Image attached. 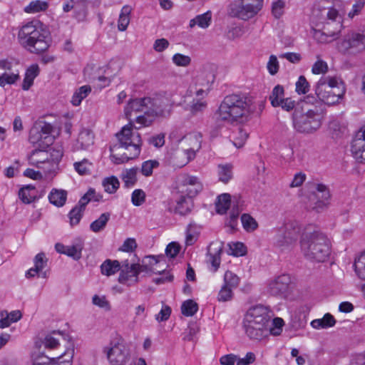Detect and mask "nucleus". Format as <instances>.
Segmentation results:
<instances>
[{
  "instance_id": "1",
  "label": "nucleus",
  "mask_w": 365,
  "mask_h": 365,
  "mask_svg": "<svg viewBox=\"0 0 365 365\" xmlns=\"http://www.w3.org/2000/svg\"><path fill=\"white\" fill-rule=\"evenodd\" d=\"M146 111L145 97L130 99L124 109L126 118L131 121L133 113ZM118 144L110 147V159L115 164H122L129 160L138 158L140 153L142 140L140 135L137 131L133 130V123H130L122 128L116 134Z\"/></svg>"
},
{
  "instance_id": "2",
  "label": "nucleus",
  "mask_w": 365,
  "mask_h": 365,
  "mask_svg": "<svg viewBox=\"0 0 365 365\" xmlns=\"http://www.w3.org/2000/svg\"><path fill=\"white\" fill-rule=\"evenodd\" d=\"M256 106L245 95H227L220 103L215 115L219 121L230 125L244 123L251 119Z\"/></svg>"
},
{
  "instance_id": "3",
  "label": "nucleus",
  "mask_w": 365,
  "mask_h": 365,
  "mask_svg": "<svg viewBox=\"0 0 365 365\" xmlns=\"http://www.w3.org/2000/svg\"><path fill=\"white\" fill-rule=\"evenodd\" d=\"M49 31L39 21H31L23 25L18 34L21 45L32 53L46 51L50 46Z\"/></svg>"
},
{
  "instance_id": "4",
  "label": "nucleus",
  "mask_w": 365,
  "mask_h": 365,
  "mask_svg": "<svg viewBox=\"0 0 365 365\" xmlns=\"http://www.w3.org/2000/svg\"><path fill=\"white\" fill-rule=\"evenodd\" d=\"M301 252L309 261L324 262L331 253V243L326 235L318 230L306 232L300 240Z\"/></svg>"
},
{
  "instance_id": "5",
  "label": "nucleus",
  "mask_w": 365,
  "mask_h": 365,
  "mask_svg": "<svg viewBox=\"0 0 365 365\" xmlns=\"http://www.w3.org/2000/svg\"><path fill=\"white\" fill-rule=\"evenodd\" d=\"M270 317L267 307L256 305L250 307L245 314L243 328L251 339L261 340L268 334Z\"/></svg>"
},
{
  "instance_id": "6",
  "label": "nucleus",
  "mask_w": 365,
  "mask_h": 365,
  "mask_svg": "<svg viewBox=\"0 0 365 365\" xmlns=\"http://www.w3.org/2000/svg\"><path fill=\"white\" fill-rule=\"evenodd\" d=\"M146 111L145 115H139L135 117V122L140 124L136 129L142 126L150 125L156 117H167L170 115V105L165 97L160 95H155L152 97H145Z\"/></svg>"
},
{
  "instance_id": "7",
  "label": "nucleus",
  "mask_w": 365,
  "mask_h": 365,
  "mask_svg": "<svg viewBox=\"0 0 365 365\" xmlns=\"http://www.w3.org/2000/svg\"><path fill=\"white\" fill-rule=\"evenodd\" d=\"M344 93L343 83L334 77H322L315 86V93L319 100L328 105L338 103Z\"/></svg>"
},
{
  "instance_id": "8",
  "label": "nucleus",
  "mask_w": 365,
  "mask_h": 365,
  "mask_svg": "<svg viewBox=\"0 0 365 365\" xmlns=\"http://www.w3.org/2000/svg\"><path fill=\"white\" fill-rule=\"evenodd\" d=\"M264 6V0H233L227 6L230 16L242 21L255 18Z\"/></svg>"
},
{
  "instance_id": "9",
  "label": "nucleus",
  "mask_w": 365,
  "mask_h": 365,
  "mask_svg": "<svg viewBox=\"0 0 365 365\" xmlns=\"http://www.w3.org/2000/svg\"><path fill=\"white\" fill-rule=\"evenodd\" d=\"M302 230V225L297 220H289L277 230L274 245L282 250L289 249L297 241Z\"/></svg>"
},
{
  "instance_id": "10",
  "label": "nucleus",
  "mask_w": 365,
  "mask_h": 365,
  "mask_svg": "<svg viewBox=\"0 0 365 365\" xmlns=\"http://www.w3.org/2000/svg\"><path fill=\"white\" fill-rule=\"evenodd\" d=\"M103 352L111 365H125L130 359V354L121 337L111 339L109 344L103 348Z\"/></svg>"
},
{
  "instance_id": "11",
  "label": "nucleus",
  "mask_w": 365,
  "mask_h": 365,
  "mask_svg": "<svg viewBox=\"0 0 365 365\" xmlns=\"http://www.w3.org/2000/svg\"><path fill=\"white\" fill-rule=\"evenodd\" d=\"M294 128L300 133H312L321 126L319 114L309 110L306 113H301L295 109L292 115Z\"/></svg>"
},
{
  "instance_id": "12",
  "label": "nucleus",
  "mask_w": 365,
  "mask_h": 365,
  "mask_svg": "<svg viewBox=\"0 0 365 365\" xmlns=\"http://www.w3.org/2000/svg\"><path fill=\"white\" fill-rule=\"evenodd\" d=\"M338 50L343 53H351L365 49V35L351 32L346 34L343 40L338 43Z\"/></svg>"
},
{
  "instance_id": "13",
  "label": "nucleus",
  "mask_w": 365,
  "mask_h": 365,
  "mask_svg": "<svg viewBox=\"0 0 365 365\" xmlns=\"http://www.w3.org/2000/svg\"><path fill=\"white\" fill-rule=\"evenodd\" d=\"M314 188L312 194L317 200L312 209L317 212H321L327 209L330 205L331 197L330 189L328 185L322 182L314 183Z\"/></svg>"
},
{
  "instance_id": "14",
  "label": "nucleus",
  "mask_w": 365,
  "mask_h": 365,
  "mask_svg": "<svg viewBox=\"0 0 365 365\" xmlns=\"http://www.w3.org/2000/svg\"><path fill=\"white\" fill-rule=\"evenodd\" d=\"M290 284L289 275L281 274L268 282L267 292L272 296L284 298L289 292Z\"/></svg>"
},
{
  "instance_id": "15",
  "label": "nucleus",
  "mask_w": 365,
  "mask_h": 365,
  "mask_svg": "<svg viewBox=\"0 0 365 365\" xmlns=\"http://www.w3.org/2000/svg\"><path fill=\"white\" fill-rule=\"evenodd\" d=\"M46 148H38L34 150L28 157L29 164L43 169L46 172L50 171L48 163V151Z\"/></svg>"
},
{
  "instance_id": "16",
  "label": "nucleus",
  "mask_w": 365,
  "mask_h": 365,
  "mask_svg": "<svg viewBox=\"0 0 365 365\" xmlns=\"http://www.w3.org/2000/svg\"><path fill=\"white\" fill-rule=\"evenodd\" d=\"M351 152L356 159L365 162V126L361 128L353 139Z\"/></svg>"
},
{
  "instance_id": "17",
  "label": "nucleus",
  "mask_w": 365,
  "mask_h": 365,
  "mask_svg": "<svg viewBox=\"0 0 365 365\" xmlns=\"http://www.w3.org/2000/svg\"><path fill=\"white\" fill-rule=\"evenodd\" d=\"M121 272L119 274L118 281L120 284H130L129 281L136 283L138 282V268L139 264L128 263V260L123 262Z\"/></svg>"
},
{
  "instance_id": "18",
  "label": "nucleus",
  "mask_w": 365,
  "mask_h": 365,
  "mask_svg": "<svg viewBox=\"0 0 365 365\" xmlns=\"http://www.w3.org/2000/svg\"><path fill=\"white\" fill-rule=\"evenodd\" d=\"M29 140L31 144L37 145L38 148H47L53 143V138L52 136H45L38 127L34 126L30 130Z\"/></svg>"
},
{
  "instance_id": "19",
  "label": "nucleus",
  "mask_w": 365,
  "mask_h": 365,
  "mask_svg": "<svg viewBox=\"0 0 365 365\" xmlns=\"http://www.w3.org/2000/svg\"><path fill=\"white\" fill-rule=\"evenodd\" d=\"M94 143V134L92 130L83 128L81 130L77 141L76 148L77 150H88Z\"/></svg>"
},
{
  "instance_id": "20",
  "label": "nucleus",
  "mask_w": 365,
  "mask_h": 365,
  "mask_svg": "<svg viewBox=\"0 0 365 365\" xmlns=\"http://www.w3.org/2000/svg\"><path fill=\"white\" fill-rule=\"evenodd\" d=\"M215 81V75L209 71H202L195 77V87H202L205 91H210Z\"/></svg>"
},
{
  "instance_id": "21",
  "label": "nucleus",
  "mask_w": 365,
  "mask_h": 365,
  "mask_svg": "<svg viewBox=\"0 0 365 365\" xmlns=\"http://www.w3.org/2000/svg\"><path fill=\"white\" fill-rule=\"evenodd\" d=\"M183 185L186 187L185 192L189 197H195L200 191L202 186L198 178L195 176H187L183 180ZM184 192V190L182 191Z\"/></svg>"
},
{
  "instance_id": "22",
  "label": "nucleus",
  "mask_w": 365,
  "mask_h": 365,
  "mask_svg": "<svg viewBox=\"0 0 365 365\" xmlns=\"http://www.w3.org/2000/svg\"><path fill=\"white\" fill-rule=\"evenodd\" d=\"M192 197L181 195L176 201L177 205L175 208V213L180 215L189 214L193 208Z\"/></svg>"
},
{
  "instance_id": "23",
  "label": "nucleus",
  "mask_w": 365,
  "mask_h": 365,
  "mask_svg": "<svg viewBox=\"0 0 365 365\" xmlns=\"http://www.w3.org/2000/svg\"><path fill=\"white\" fill-rule=\"evenodd\" d=\"M47 259H46L45 254L40 252L37 254L34 258V267L29 269L26 273L27 278L33 277L39 273L43 267L46 265Z\"/></svg>"
},
{
  "instance_id": "24",
  "label": "nucleus",
  "mask_w": 365,
  "mask_h": 365,
  "mask_svg": "<svg viewBox=\"0 0 365 365\" xmlns=\"http://www.w3.org/2000/svg\"><path fill=\"white\" fill-rule=\"evenodd\" d=\"M67 192L64 190L52 189L48 195L49 202L56 207H62L66 203Z\"/></svg>"
},
{
  "instance_id": "25",
  "label": "nucleus",
  "mask_w": 365,
  "mask_h": 365,
  "mask_svg": "<svg viewBox=\"0 0 365 365\" xmlns=\"http://www.w3.org/2000/svg\"><path fill=\"white\" fill-rule=\"evenodd\" d=\"M336 324V320L334 317L329 314L327 313L324 314L323 318L314 319L311 322V325L313 328L319 329H327L331 327H334Z\"/></svg>"
},
{
  "instance_id": "26",
  "label": "nucleus",
  "mask_w": 365,
  "mask_h": 365,
  "mask_svg": "<svg viewBox=\"0 0 365 365\" xmlns=\"http://www.w3.org/2000/svg\"><path fill=\"white\" fill-rule=\"evenodd\" d=\"M212 21V13L208 11L202 14L197 15L195 18L192 19L190 21V27L192 28L195 25L202 29L207 28Z\"/></svg>"
},
{
  "instance_id": "27",
  "label": "nucleus",
  "mask_w": 365,
  "mask_h": 365,
  "mask_svg": "<svg viewBox=\"0 0 365 365\" xmlns=\"http://www.w3.org/2000/svg\"><path fill=\"white\" fill-rule=\"evenodd\" d=\"M120 269V264L118 260L106 259L101 266L102 274L111 276Z\"/></svg>"
},
{
  "instance_id": "28",
  "label": "nucleus",
  "mask_w": 365,
  "mask_h": 365,
  "mask_svg": "<svg viewBox=\"0 0 365 365\" xmlns=\"http://www.w3.org/2000/svg\"><path fill=\"white\" fill-rule=\"evenodd\" d=\"M132 11V8L128 5H125L121 9L118 22V29L120 31H124L127 29L130 23V14Z\"/></svg>"
},
{
  "instance_id": "29",
  "label": "nucleus",
  "mask_w": 365,
  "mask_h": 365,
  "mask_svg": "<svg viewBox=\"0 0 365 365\" xmlns=\"http://www.w3.org/2000/svg\"><path fill=\"white\" fill-rule=\"evenodd\" d=\"M231 196L228 193H223L217 197L216 202V211L218 214L224 215L230 207Z\"/></svg>"
},
{
  "instance_id": "30",
  "label": "nucleus",
  "mask_w": 365,
  "mask_h": 365,
  "mask_svg": "<svg viewBox=\"0 0 365 365\" xmlns=\"http://www.w3.org/2000/svg\"><path fill=\"white\" fill-rule=\"evenodd\" d=\"M284 98V89L281 85H277L272 89V91L269 97L271 105L274 107H279L282 101Z\"/></svg>"
},
{
  "instance_id": "31",
  "label": "nucleus",
  "mask_w": 365,
  "mask_h": 365,
  "mask_svg": "<svg viewBox=\"0 0 365 365\" xmlns=\"http://www.w3.org/2000/svg\"><path fill=\"white\" fill-rule=\"evenodd\" d=\"M19 196L24 203L29 204L36 198V188L31 185H26L20 189Z\"/></svg>"
},
{
  "instance_id": "32",
  "label": "nucleus",
  "mask_w": 365,
  "mask_h": 365,
  "mask_svg": "<svg viewBox=\"0 0 365 365\" xmlns=\"http://www.w3.org/2000/svg\"><path fill=\"white\" fill-rule=\"evenodd\" d=\"M138 168H132L126 169L122 173L121 178L124 182L125 187H133L137 182V173Z\"/></svg>"
},
{
  "instance_id": "33",
  "label": "nucleus",
  "mask_w": 365,
  "mask_h": 365,
  "mask_svg": "<svg viewBox=\"0 0 365 365\" xmlns=\"http://www.w3.org/2000/svg\"><path fill=\"white\" fill-rule=\"evenodd\" d=\"M319 18L318 21L322 24H328L327 20L335 21L339 15L338 11L334 8L322 9L317 11Z\"/></svg>"
},
{
  "instance_id": "34",
  "label": "nucleus",
  "mask_w": 365,
  "mask_h": 365,
  "mask_svg": "<svg viewBox=\"0 0 365 365\" xmlns=\"http://www.w3.org/2000/svg\"><path fill=\"white\" fill-rule=\"evenodd\" d=\"M110 217V214L109 212H104L101 214L97 220L90 225V229L93 232H99L102 231L106 227Z\"/></svg>"
},
{
  "instance_id": "35",
  "label": "nucleus",
  "mask_w": 365,
  "mask_h": 365,
  "mask_svg": "<svg viewBox=\"0 0 365 365\" xmlns=\"http://www.w3.org/2000/svg\"><path fill=\"white\" fill-rule=\"evenodd\" d=\"M75 18L78 21H83L87 14L88 3L86 0H78L73 3Z\"/></svg>"
},
{
  "instance_id": "36",
  "label": "nucleus",
  "mask_w": 365,
  "mask_h": 365,
  "mask_svg": "<svg viewBox=\"0 0 365 365\" xmlns=\"http://www.w3.org/2000/svg\"><path fill=\"white\" fill-rule=\"evenodd\" d=\"M19 78V71L18 70L4 71V73L0 75V86L4 87L6 84H13Z\"/></svg>"
},
{
  "instance_id": "37",
  "label": "nucleus",
  "mask_w": 365,
  "mask_h": 365,
  "mask_svg": "<svg viewBox=\"0 0 365 365\" xmlns=\"http://www.w3.org/2000/svg\"><path fill=\"white\" fill-rule=\"evenodd\" d=\"M102 185L106 192L113 194L119 188L120 182L115 176L112 175L104 178L102 181Z\"/></svg>"
},
{
  "instance_id": "38",
  "label": "nucleus",
  "mask_w": 365,
  "mask_h": 365,
  "mask_svg": "<svg viewBox=\"0 0 365 365\" xmlns=\"http://www.w3.org/2000/svg\"><path fill=\"white\" fill-rule=\"evenodd\" d=\"M91 88L90 86H83L80 87L73 94L71 103L73 106H78L81 101L88 96L91 93Z\"/></svg>"
},
{
  "instance_id": "39",
  "label": "nucleus",
  "mask_w": 365,
  "mask_h": 365,
  "mask_svg": "<svg viewBox=\"0 0 365 365\" xmlns=\"http://www.w3.org/2000/svg\"><path fill=\"white\" fill-rule=\"evenodd\" d=\"M354 267V271L359 278L365 280V252L361 253L355 259Z\"/></svg>"
},
{
  "instance_id": "40",
  "label": "nucleus",
  "mask_w": 365,
  "mask_h": 365,
  "mask_svg": "<svg viewBox=\"0 0 365 365\" xmlns=\"http://www.w3.org/2000/svg\"><path fill=\"white\" fill-rule=\"evenodd\" d=\"M219 180L227 183L232 178V166L231 165H218Z\"/></svg>"
},
{
  "instance_id": "41",
  "label": "nucleus",
  "mask_w": 365,
  "mask_h": 365,
  "mask_svg": "<svg viewBox=\"0 0 365 365\" xmlns=\"http://www.w3.org/2000/svg\"><path fill=\"white\" fill-rule=\"evenodd\" d=\"M83 248V243L78 240L76 244L67 246L66 255L72 257L75 260H78L81 257V252Z\"/></svg>"
},
{
  "instance_id": "42",
  "label": "nucleus",
  "mask_w": 365,
  "mask_h": 365,
  "mask_svg": "<svg viewBox=\"0 0 365 365\" xmlns=\"http://www.w3.org/2000/svg\"><path fill=\"white\" fill-rule=\"evenodd\" d=\"M241 222L243 228L247 232H253L258 227V223L250 214H242L241 216Z\"/></svg>"
},
{
  "instance_id": "43",
  "label": "nucleus",
  "mask_w": 365,
  "mask_h": 365,
  "mask_svg": "<svg viewBox=\"0 0 365 365\" xmlns=\"http://www.w3.org/2000/svg\"><path fill=\"white\" fill-rule=\"evenodd\" d=\"M198 310L197 304L192 299L185 301L181 306L182 314L186 317L193 316Z\"/></svg>"
},
{
  "instance_id": "44",
  "label": "nucleus",
  "mask_w": 365,
  "mask_h": 365,
  "mask_svg": "<svg viewBox=\"0 0 365 365\" xmlns=\"http://www.w3.org/2000/svg\"><path fill=\"white\" fill-rule=\"evenodd\" d=\"M48 7V4L46 1L36 0L31 1L27 6L25 7L24 11L26 13H37L39 11H46Z\"/></svg>"
},
{
  "instance_id": "45",
  "label": "nucleus",
  "mask_w": 365,
  "mask_h": 365,
  "mask_svg": "<svg viewBox=\"0 0 365 365\" xmlns=\"http://www.w3.org/2000/svg\"><path fill=\"white\" fill-rule=\"evenodd\" d=\"M222 253V248L219 247L214 253L208 252V262L211 264L210 269L215 272L220 265L221 258L220 255Z\"/></svg>"
},
{
  "instance_id": "46",
  "label": "nucleus",
  "mask_w": 365,
  "mask_h": 365,
  "mask_svg": "<svg viewBox=\"0 0 365 365\" xmlns=\"http://www.w3.org/2000/svg\"><path fill=\"white\" fill-rule=\"evenodd\" d=\"M232 138L233 145L237 148H241L245 143L248 138V133L243 128H239L237 133H235Z\"/></svg>"
},
{
  "instance_id": "47",
  "label": "nucleus",
  "mask_w": 365,
  "mask_h": 365,
  "mask_svg": "<svg viewBox=\"0 0 365 365\" xmlns=\"http://www.w3.org/2000/svg\"><path fill=\"white\" fill-rule=\"evenodd\" d=\"M76 171L81 175H86L91 173L92 163L87 159H83L80 162H76L73 164Z\"/></svg>"
},
{
  "instance_id": "48",
  "label": "nucleus",
  "mask_w": 365,
  "mask_h": 365,
  "mask_svg": "<svg viewBox=\"0 0 365 365\" xmlns=\"http://www.w3.org/2000/svg\"><path fill=\"white\" fill-rule=\"evenodd\" d=\"M84 210L80 207L75 206L68 213V218L71 226L78 225L83 216Z\"/></svg>"
},
{
  "instance_id": "49",
  "label": "nucleus",
  "mask_w": 365,
  "mask_h": 365,
  "mask_svg": "<svg viewBox=\"0 0 365 365\" xmlns=\"http://www.w3.org/2000/svg\"><path fill=\"white\" fill-rule=\"evenodd\" d=\"M73 356V349L64 352L58 357L55 358L56 361H53L50 365H71Z\"/></svg>"
},
{
  "instance_id": "50",
  "label": "nucleus",
  "mask_w": 365,
  "mask_h": 365,
  "mask_svg": "<svg viewBox=\"0 0 365 365\" xmlns=\"http://www.w3.org/2000/svg\"><path fill=\"white\" fill-rule=\"evenodd\" d=\"M228 254L234 256H242L246 253V249L242 242H232L228 244Z\"/></svg>"
},
{
  "instance_id": "51",
  "label": "nucleus",
  "mask_w": 365,
  "mask_h": 365,
  "mask_svg": "<svg viewBox=\"0 0 365 365\" xmlns=\"http://www.w3.org/2000/svg\"><path fill=\"white\" fill-rule=\"evenodd\" d=\"M48 151V163L50 168L56 165L63 157V152L60 148L50 149Z\"/></svg>"
},
{
  "instance_id": "52",
  "label": "nucleus",
  "mask_w": 365,
  "mask_h": 365,
  "mask_svg": "<svg viewBox=\"0 0 365 365\" xmlns=\"http://www.w3.org/2000/svg\"><path fill=\"white\" fill-rule=\"evenodd\" d=\"M285 3L283 0H277L272 4L271 11L272 16L279 19L284 14Z\"/></svg>"
},
{
  "instance_id": "53",
  "label": "nucleus",
  "mask_w": 365,
  "mask_h": 365,
  "mask_svg": "<svg viewBox=\"0 0 365 365\" xmlns=\"http://www.w3.org/2000/svg\"><path fill=\"white\" fill-rule=\"evenodd\" d=\"M158 166L159 163L155 160H150L145 161L142 164L141 173L144 176L148 177L152 175L153 168H157Z\"/></svg>"
},
{
  "instance_id": "54",
  "label": "nucleus",
  "mask_w": 365,
  "mask_h": 365,
  "mask_svg": "<svg viewBox=\"0 0 365 365\" xmlns=\"http://www.w3.org/2000/svg\"><path fill=\"white\" fill-rule=\"evenodd\" d=\"M240 282L239 277L230 271H227L224 275V284L231 288H235L238 286Z\"/></svg>"
},
{
  "instance_id": "55",
  "label": "nucleus",
  "mask_w": 365,
  "mask_h": 365,
  "mask_svg": "<svg viewBox=\"0 0 365 365\" xmlns=\"http://www.w3.org/2000/svg\"><path fill=\"white\" fill-rule=\"evenodd\" d=\"M296 92L298 94H306L309 91V83L304 76H300L296 82Z\"/></svg>"
},
{
  "instance_id": "56",
  "label": "nucleus",
  "mask_w": 365,
  "mask_h": 365,
  "mask_svg": "<svg viewBox=\"0 0 365 365\" xmlns=\"http://www.w3.org/2000/svg\"><path fill=\"white\" fill-rule=\"evenodd\" d=\"M240 210L238 207H233L229 214V217L227 220V225L230 227L232 229H235L237 225Z\"/></svg>"
},
{
  "instance_id": "57",
  "label": "nucleus",
  "mask_w": 365,
  "mask_h": 365,
  "mask_svg": "<svg viewBox=\"0 0 365 365\" xmlns=\"http://www.w3.org/2000/svg\"><path fill=\"white\" fill-rule=\"evenodd\" d=\"M145 200V193L143 190L136 189L135 190L131 195L132 203L135 206L141 205Z\"/></svg>"
},
{
  "instance_id": "58",
  "label": "nucleus",
  "mask_w": 365,
  "mask_h": 365,
  "mask_svg": "<svg viewBox=\"0 0 365 365\" xmlns=\"http://www.w3.org/2000/svg\"><path fill=\"white\" fill-rule=\"evenodd\" d=\"M207 108L206 101L202 100H193L190 106V111L196 115L199 113H202Z\"/></svg>"
},
{
  "instance_id": "59",
  "label": "nucleus",
  "mask_w": 365,
  "mask_h": 365,
  "mask_svg": "<svg viewBox=\"0 0 365 365\" xmlns=\"http://www.w3.org/2000/svg\"><path fill=\"white\" fill-rule=\"evenodd\" d=\"M173 63L178 66H187L191 62V58L188 56H185L181 53H175L173 56Z\"/></svg>"
},
{
  "instance_id": "60",
  "label": "nucleus",
  "mask_w": 365,
  "mask_h": 365,
  "mask_svg": "<svg viewBox=\"0 0 365 365\" xmlns=\"http://www.w3.org/2000/svg\"><path fill=\"white\" fill-rule=\"evenodd\" d=\"M232 295V288L224 284L218 293V300L220 302L231 300Z\"/></svg>"
},
{
  "instance_id": "61",
  "label": "nucleus",
  "mask_w": 365,
  "mask_h": 365,
  "mask_svg": "<svg viewBox=\"0 0 365 365\" xmlns=\"http://www.w3.org/2000/svg\"><path fill=\"white\" fill-rule=\"evenodd\" d=\"M267 68L269 73L272 76L275 75L278 72L279 66L276 56L271 55L269 56Z\"/></svg>"
},
{
  "instance_id": "62",
  "label": "nucleus",
  "mask_w": 365,
  "mask_h": 365,
  "mask_svg": "<svg viewBox=\"0 0 365 365\" xmlns=\"http://www.w3.org/2000/svg\"><path fill=\"white\" fill-rule=\"evenodd\" d=\"M180 250V245L175 242H172L167 245L165 249V254L168 257L174 258L178 255Z\"/></svg>"
},
{
  "instance_id": "63",
  "label": "nucleus",
  "mask_w": 365,
  "mask_h": 365,
  "mask_svg": "<svg viewBox=\"0 0 365 365\" xmlns=\"http://www.w3.org/2000/svg\"><path fill=\"white\" fill-rule=\"evenodd\" d=\"M365 5L364 0H356L352 6L351 10L348 13V16L351 19L360 14Z\"/></svg>"
},
{
  "instance_id": "64",
  "label": "nucleus",
  "mask_w": 365,
  "mask_h": 365,
  "mask_svg": "<svg viewBox=\"0 0 365 365\" xmlns=\"http://www.w3.org/2000/svg\"><path fill=\"white\" fill-rule=\"evenodd\" d=\"M327 70V63L322 60H318L316 61L312 68V71L314 74L325 73Z\"/></svg>"
}]
</instances>
